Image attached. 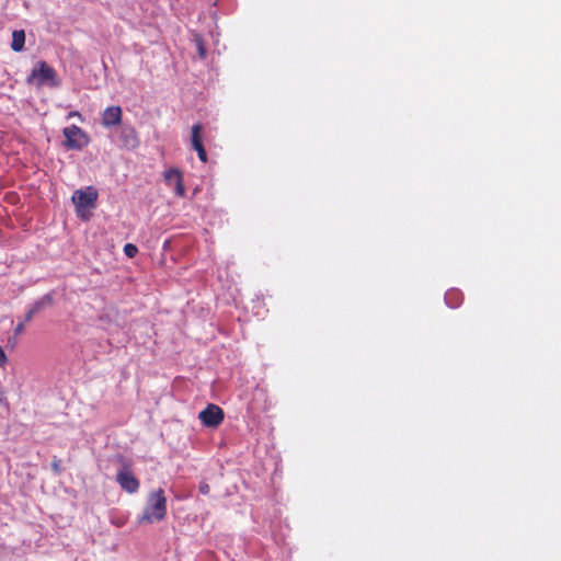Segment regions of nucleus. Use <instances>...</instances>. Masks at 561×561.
<instances>
[{"instance_id":"20","label":"nucleus","mask_w":561,"mask_h":561,"mask_svg":"<svg viewBox=\"0 0 561 561\" xmlns=\"http://www.w3.org/2000/svg\"><path fill=\"white\" fill-rule=\"evenodd\" d=\"M75 116L81 117V114H80L79 112H77V111H75V112H70V113L68 114V118H71V117H75Z\"/></svg>"},{"instance_id":"3","label":"nucleus","mask_w":561,"mask_h":561,"mask_svg":"<svg viewBox=\"0 0 561 561\" xmlns=\"http://www.w3.org/2000/svg\"><path fill=\"white\" fill-rule=\"evenodd\" d=\"M65 136L64 146L70 150H81L90 142L88 134L77 125H71L64 128Z\"/></svg>"},{"instance_id":"17","label":"nucleus","mask_w":561,"mask_h":561,"mask_svg":"<svg viewBox=\"0 0 561 561\" xmlns=\"http://www.w3.org/2000/svg\"><path fill=\"white\" fill-rule=\"evenodd\" d=\"M7 364H8V356L4 352V350L2 348V346H0V367L3 368V367H5Z\"/></svg>"},{"instance_id":"10","label":"nucleus","mask_w":561,"mask_h":561,"mask_svg":"<svg viewBox=\"0 0 561 561\" xmlns=\"http://www.w3.org/2000/svg\"><path fill=\"white\" fill-rule=\"evenodd\" d=\"M202 130H203V125L199 123L194 124L192 126L191 144H192L193 149H196V148L203 146Z\"/></svg>"},{"instance_id":"13","label":"nucleus","mask_w":561,"mask_h":561,"mask_svg":"<svg viewBox=\"0 0 561 561\" xmlns=\"http://www.w3.org/2000/svg\"><path fill=\"white\" fill-rule=\"evenodd\" d=\"M124 253L126 254V256L131 259L138 253V249L133 243H126L124 247Z\"/></svg>"},{"instance_id":"7","label":"nucleus","mask_w":561,"mask_h":561,"mask_svg":"<svg viewBox=\"0 0 561 561\" xmlns=\"http://www.w3.org/2000/svg\"><path fill=\"white\" fill-rule=\"evenodd\" d=\"M164 180L168 186L174 187V193L179 197L185 196V186L183 173L178 168H170L164 172Z\"/></svg>"},{"instance_id":"6","label":"nucleus","mask_w":561,"mask_h":561,"mask_svg":"<svg viewBox=\"0 0 561 561\" xmlns=\"http://www.w3.org/2000/svg\"><path fill=\"white\" fill-rule=\"evenodd\" d=\"M116 482L124 491L128 493L137 492L140 486L139 480L135 477L134 472L128 466H124L121 470H118L116 474Z\"/></svg>"},{"instance_id":"16","label":"nucleus","mask_w":561,"mask_h":561,"mask_svg":"<svg viewBox=\"0 0 561 561\" xmlns=\"http://www.w3.org/2000/svg\"><path fill=\"white\" fill-rule=\"evenodd\" d=\"M196 43H197L198 54H199L201 58H205L206 57V49H205V47L203 45V41L201 38H197Z\"/></svg>"},{"instance_id":"2","label":"nucleus","mask_w":561,"mask_h":561,"mask_svg":"<svg viewBox=\"0 0 561 561\" xmlns=\"http://www.w3.org/2000/svg\"><path fill=\"white\" fill-rule=\"evenodd\" d=\"M27 82L36 83L38 87L47 84L51 88H56L60 83L56 70L44 60L35 64L31 75L27 77Z\"/></svg>"},{"instance_id":"21","label":"nucleus","mask_w":561,"mask_h":561,"mask_svg":"<svg viewBox=\"0 0 561 561\" xmlns=\"http://www.w3.org/2000/svg\"><path fill=\"white\" fill-rule=\"evenodd\" d=\"M5 397H4V391L0 389V403L2 401H4Z\"/></svg>"},{"instance_id":"15","label":"nucleus","mask_w":561,"mask_h":561,"mask_svg":"<svg viewBox=\"0 0 561 561\" xmlns=\"http://www.w3.org/2000/svg\"><path fill=\"white\" fill-rule=\"evenodd\" d=\"M195 150L197 152V156H198L199 160L202 162H204V163L207 162V153H206V150L204 148V145L198 147V148H196Z\"/></svg>"},{"instance_id":"19","label":"nucleus","mask_w":561,"mask_h":561,"mask_svg":"<svg viewBox=\"0 0 561 561\" xmlns=\"http://www.w3.org/2000/svg\"><path fill=\"white\" fill-rule=\"evenodd\" d=\"M25 323H26V322H24V321H23V322H20V323L15 327V329H14V333H15V335H19V334H21V333L24 331Z\"/></svg>"},{"instance_id":"9","label":"nucleus","mask_w":561,"mask_h":561,"mask_svg":"<svg viewBox=\"0 0 561 561\" xmlns=\"http://www.w3.org/2000/svg\"><path fill=\"white\" fill-rule=\"evenodd\" d=\"M25 44V33L23 30L13 31L11 48L14 51H21Z\"/></svg>"},{"instance_id":"14","label":"nucleus","mask_w":561,"mask_h":561,"mask_svg":"<svg viewBox=\"0 0 561 561\" xmlns=\"http://www.w3.org/2000/svg\"><path fill=\"white\" fill-rule=\"evenodd\" d=\"M51 469L53 471L56 473V474H59L61 473V461L60 459L54 457L53 461H51Z\"/></svg>"},{"instance_id":"4","label":"nucleus","mask_w":561,"mask_h":561,"mask_svg":"<svg viewBox=\"0 0 561 561\" xmlns=\"http://www.w3.org/2000/svg\"><path fill=\"white\" fill-rule=\"evenodd\" d=\"M98 196V191L92 186H88L85 190H77L72 195L77 215L83 218L85 209L95 207Z\"/></svg>"},{"instance_id":"8","label":"nucleus","mask_w":561,"mask_h":561,"mask_svg":"<svg viewBox=\"0 0 561 561\" xmlns=\"http://www.w3.org/2000/svg\"><path fill=\"white\" fill-rule=\"evenodd\" d=\"M122 116L123 112L121 106H108L102 113V125L106 128L117 126L122 123Z\"/></svg>"},{"instance_id":"1","label":"nucleus","mask_w":561,"mask_h":561,"mask_svg":"<svg viewBox=\"0 0 561 561\" xmlns=\"http://www.w3.org/2000/svg\"><path fill=\"white\" fill-rule=\"evenodd\" d=\"M167 515V497L162 489L149 493L140 522L148 524L164 519Z\"/></svg>"},{"instance_id":"12","label":"nucleus","mask_w":561,"mask_h":561,"mask_svg":"<svg viewBox=\"0 0 561 561\" xmlns=\"http://www.w3.org/2000/svg\"><path fill=\"white\" fill-rule=\"evenodd\" d=\"M43 306V301H36L25 313L24 322H30L33 319V317L42 310Z\"/></svg>"},{"instance_id":"18","label":"nucleus","mask_w":561,"mask_h":561,"mask_svg":"<svg viewBox=\"0 0 561 561\" xmlns=\"http://www.w3.org/2000/svg\"><path fill=\"white\" fill-rule=\"evenodd\" d=\"M198 489H199V492H201L202 494H204V495H207V494H209V492H210V486H209V484H208L207 482H205V481H203V482H201V483H199V488H198Z\"/></svg>"},{"instance_id":"5","label":"nucleus","mask_w":561,"mask_h":561,"mask_svg":"<svg viewBox=\"0 0 561 561\" xmlns=\"http://www.w3.org/2000/svg\"><path fill=\"white\" fill-rule=\"evenodd\" d=\"M225 417L224 410L216 404H208L204 410H202L198 414V419L202 423L207 427H217L219 426Z\"/></svg>"},{"instance_id":"11","label":"nucleus","mask_w":561,"mask_h":561,"mask_svg":"<svg viewBox=\"0 0 561 561\" xmlns=\"http://www.w3.org/2000/svg\"><path fill=\"white\" fill-rule=\"evenodd\" d=\"M445 300L450 308H456L462 300V295L457 289H450L446 293Z\"/></svg>"}]
</instances>
